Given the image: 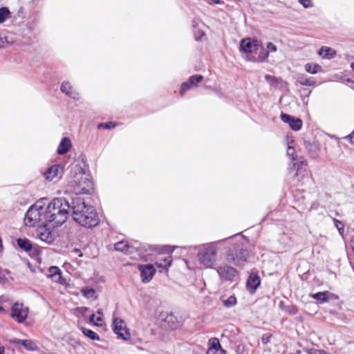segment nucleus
<instances>
[{
	"mask_svg": "<svg viewBox=\"0 0 354 354\" xmlns=\"http://www.w3.org/2000/svg\"><path fill=\"white\" fill-rule=\"evenodd\" d=\"M174 319H176V318L173 315H169L166 318V321L168 322H174Z\"/></svg>",
	"mask_w": 354,
	"mask_h": 354,
	"instance_id": "nucleus-50",
	"label": "nucleus"
},
{
	"mask_svg": "<svg viewBox=\"0 0 354 354\" xmlns=\"http://www.w3.org/2000/svg\"><path fill=\"white\" fill-rule=\"evenodd\" d=\"M198 34H199V36L197 37L196 39H202V37L203 36H205V34L203 32L199 31Z\"/></svg>",
	"mask_w": 354,
	"mask_h": 354,
	"instance_id": "nucleus-53",
	"label": "nucleus"
},
{
	"mask_svg": "<svg viewBox=\"0 0 354 354\" xmlns=\"http://www.w3.org/2000/svg\"><path fill=\"white\" fill-rule=\"evenodd\" d=\"M48 223L54 227L63 224L67 219L71 203L64 198H56L45 207Z\"/></svg>",
	"mask_w": 354,
	"mask_h": 354,
	"instance_id": "nucleus-3",
	"label": "nucleus"
},
{
	"mask_svg": "<svg viewBox=\"0 0 354 354\" xmlns=\"http://www.w3.org/2000/svg\"><path fill=\"white\" fill-rule=\"evenodd\" d=\"M214 242L204 245L198 253V259L201 265L205 268H213L217 259L218 244Z\"/></svg>",
	"mask_w": 354,
	"mask_h": 354,
	"instance_id": "nucleus-5",
	"label": "nucleus"
},
{
	"mask_svg": "<svg viewBox=\"0 0 354 354\" xmlns=\"http://www.w3.org/2000/svg\"><path fill=\"white\" fill-rule=\"evenodd\" d=\"M42 203V201H38L29 208L24 218L26 225L30 227L48 226V217L45 207Z\"/></svg>",
	"mask_w": 354,
	"mask_h": 354,
	"instance_id": "nucleus-4",
	"label": "nucleus"
},
{
	"mask_svg": "<svg viewBox=\"0 0 354 354\" xmlns=\"http://www.w3.org/2000/svg\"><path fill=\"white\" fill-rule=\"evenodd\" d=\"M2 250H3V244H2L1 238L0 237V252L2 251Z\"/></svg>",
	"mask_w": 354,
	"mask_h": 354,
	"instance_id": "nucleus-57",
	"label": "nucleus"
},
{
	"mask_svg": "<svg viewBox=\"0 0 354 354\" xmlns=\"http://www.w3.org/2000/svg\"><path fill=\"white\" fill-rule=\"evenodd\" d=\"M11 42L8 41V39L7 37H0V48H4L6 44H9Z\"/></svg>",
	"mask_w": 354,
	"mask_h": 354,
	"instance_id": "nucleus-45",
	"label": "nucleus"
},
{
	"mask_svg": "<svg viewBox=\"0 0 354 354\" xmlns=\"http://www.w3.org/2000/svg\"><path fill=\"white\" fill-rule=\"evenodd\" d=\"M191 87H192V86H191L190 83L188 81L183 83L182 85H181V87H180V95H183L184 93L190 89Z\"/></svg>",
	"mask_w": 354,
	"mask_h": 354,
	"instance_id": "nucleus-40",
	"label": "nucleus"
},
{
	"mask_svg": "<svg viewBox=\"0 0 354 354\" xmlns=\"http://www.w3.org/2000/svg\"><path fill=\"white\" fill-rule=\"evenodd\" d=\"M298 312L296 306H292L288 308V313L291 315H295Z\"/></svg>",
	"mask_w": 354,
	"mask_h": 354,
	"instance_id": "nucleus-49",
	"label": "nucleus"
},
{
	"mask_svg": "<svg viewBox=\"0 0 354 354\" xmlns=\"http://www.w3.org/2000/svg\"><path fill=\"white\" fill-rule=\"evenodd\" d=\"M208 345L207 354H227L226 351L222 348L218 339L216 337L210 339Z\"/></svg>",
	"mask_w": 354,
	"mask_h": 354,
	"instance_id": "nucleus-13",
	"label": "nucleus"
},
{
	"mask_svg": "<svg viewBox=\"0 0 354 354\" xmlns=\"http://www.w3.org/2000/svg\"><path fill=\"white\" fill-rule=\"evenodd\" d=\"M60 272H61V270H59V268L58 267L51 266L48 268L46 275L48 278H51L52 277H53L54 275H56L57 274H58Z\"/></svg>",
	"mask_w": 354,
	"mask_h": 354,
	"instance_id": "nucleus-36",
	"label": "nucleus"
},
{
	"mask_svg": "<svg viewBox=\"0 0 354 354\" xmlns=\"http://www.w3.org/2000/svg\"><path fill=\"white\" fill-rule=\"evenodd\" d=\"M348 138H349L351 143L354 144V131L350 134Z\"/></svg>",
	"mask_w": 354,
	"mask_h": 354,
	"instance_id": "nucleus-51",
	"label": "nucleus"
},
{
	"mask_svg": "<svg viewBox=\"0 0 354 354\" xmlns=\"http://www.w3.org/2000/svg\"><path fill=\"white\" fill-rule=\"evenodd\" d=\"M73 252H75L76 254H77L80 257L83 256V254L81 252V251L79 249H75L73 250Z\"/></svg>",
	"mask_w": 354,
	"mask_h": 354,
	"instance_id": "nucleus-52",
	"label": "nucleus"
},
{
	"mask_svg": "<svg viewBox=\"0 0 354 354\" xmlns=\"http://www.w3.org/2000/svg\"><path fill=\"white\" fill-rule=\"evenodd\" d=\"M272 337V335L270 334H264L261 337V341L263 344H266L270 342V339Z\"/></svg>",
	"mask_w": 354,
	"mask_h": 354,
	"instance_id": "nucleus-47",
	"label": "nucleus"
},
{
	"mask_svg": "<svg viewBox=\"0 0 354 354\" xmlns=\"http://www.w3.org/2000/svg\"><path fill=\"white\" fill-rule=\"evenodd\" d=\"M287 155L292 160L295 159V149L290 145H288L287 148Z\"/></svg>",
	"mask_w": 354,
	"mask_h": 354,
	"instance_id": "nucleus-44",
	"label": "nucleus"
},
{
	"mask_svg": "<svg viewBox=\"0 0 354 354\" xmlns=\"http://www.w3.org/2000/svg\"><path fill=\"white\" fill-rule=\"evenodd\" d=\"M263 52H261L259 55V56L258 57V59H257V61L258 62H264L267 57H268V51L267 50H265L263 49Z\"/></svg>",
	"mask_w": 354,
	"mask_h": 354,
	"instance_id": "nucleus-43",
	"label": "nucleus"
},
{
	"mask_svg": "<svg viewBox=\"0 0 354 354\" xmlns=\"http://www.w3.org/2000/svg\"><path fill=\"white\" fill-rule=\"evenodd\" d=\"M165 251L167 252H171L173 251V249H171V248L170 246H167Z\"/></svg>",
	"mask_w": 354,
	"mask_h": 354,
	"instance_id": "nucleus-55",
	"label": "nucleus"
},
{
	"mask_svg": "<svg viewBox=\"0 0 354 354\" xmlns=\"http://www.w3.org/2000/svg\"><path fill=\"white\" fill-rule=\"evenodd\" d=\"M296 80L297 82L302 86H311L315 84L314 78L308 77L304 74H298Z\"/></svg>",
	"mask_w": 354,
	"mask_h": 354,
	"instance_id": "nucleus-23",
	"label": "nucleus"
},
{
	"mask_svg": "<svg viewBox=\"0 0 354 354\" xmlns=\"http://www.w3.org/2000/svg\"><path fill=\"white\" fill-rule=\"evenodd\" d=\"M334 223H335V227H337V229L338 230L339 232L342 234L344 231V224L338 221L337 219L336 218H334L333 220Z\"/></svg>",
	"mask_w": 354,
	"mask_h": 354,
	"instance_id": "nucleus-41",
	"label": "nucleus"
},
{
	"mask_svg": "<svg viewBox=\"0 0 354 354\" xmlns=\"http://www.w3.org/2000/svg\"><path fill=\"white\" fill-rule=\"evenodd\" d=\"M18 245L20 248L26 251H30L32 249L30 241L26 239H19L17 240Z\"/></svg>",
	"mask_w": 354,
	"mask_h": 354,
	"instance_id": "nucleus-31",
	"label": "nucleus"
},
{
	"mask_svg": "<svg viewBox=\"0 0 354 354\" xmlns=\"http://www.w3.org/2000/svg\"><path fill=\"white\" fill-rule=\"evenodd\" d=\"M250 60L255 61V59H250Z\"/></svg>",
	"mask_w": 354,
	"mask_h": 354,
	"instance_id": "nucleus-61",
	"label": "nucleus"
},
{
	"mask_svg": "<svg viewBox=\"0 0 354 354\" xmlns=\"http://www.w3.org/2000/svg\"><path fill=\"white\" fill-rule=\"evenodd\" d=\"M265 79L270 85L274 86H277L281 82V79L270 75H266Z\"/></svg>",
	"mask_w": 354,
	"mask_h": 354,
	"instance_id": "nucleus-32",
	"label": "nucleus"
},
{
	"mask_svg": "<svg viewBox=\"0 0 354 354\" xmlns=\"http://www.w3.org/2000/svg\"><path fill=\"white\" fill-rule=\"evenodd\" d=\"M64 173V167L61 165H54L48 168L44 173L45 179L48 181H52L59 179Z\"/></svg>",
	"mask_w": 354,
	"mask_h": 354,
	"instance_id": "nucleus-9",
	"label": "nucleus"
},
{
	"mask_svg": "<svg viewBox=\"0 0 354 354\" xmlns=\"http://www.w3.org/2000/svg\"><path fill=\"white\" fill-rule=\"evenodd\" d=\"M113 330L119 338L124 340L130 339V333L127 328L126 323L120 318L115 317L113 322Z\"/></svg>",
	"mask_w": 354,
	"mask_h": 354,
	"instance_id": "nucleus-8",
	"label": "nucleus"
},
{
	"mask_svg": "<svg viewBox=\"0 0 354 354\" xmlns=\"http://www.w3.org/2000/svg\"><path fill=\"white\" fill-rule=\"evenodd\" d=\"M115 127V124L113 122H106V123H100L98 125L99 129L104 128V129H111L114 128Z\"/></svg>",
	"mask_w": 354,
	"mask_h": 354,
	"instance_id": "nucleus-42",
	"label": "nucleus"
},
{
	"mask_svg": "<svg viewBox=\"0 0 354 354\" xmlns=\"http://www.w3.org/2000/svg\"><path fill=\"white\" fill-rule=\"evenodd\" d=\"M305 70L310 74H316L322 71V66L315 63H307L305 65Z\"/></svg>",
	"mask_w": 354,
	"mask_h": 354,
	"instance_id": "nucleus-27",
	"label": "nucleus"
},
{
	"mask_svg": "<svg viewBox=\"0 0 354 354\" xmlns=\"http://www.w3.org/2000/svg\"><path fill=\"white\" fill-rule=\"evenodd\" d=\"M53 281L58 283L59 284H64L66 283L65 279L62 276V272H59L56 275H54L50 278Z\"/></svg>",
	"mask_w": 354,
	"mask_h": 354,
	"instance_id": "nucleus-37",
	"label": "nucleus"
},
{
	"mask_svg": "<svg viewBox=\"0 0 354 354\" xmlns=\"http://www.w3.org/2000/svg\"><path fill=\"white\" fill-rule=\"evenodd\" d=\"M267 51H270V52H276L277 48V46L272 44V42H269L267 44Z\"/></svg>",
	"mask_w": 354,
	"mask_h": 354,
	"instance_id": "nucleus-48",
	"label": "nucleus"
},
{
	"mask_svg": "<svg viewBox=\"0 0 354 354\" xmlns=\"http://www.w3.org/2000/svg\"><path fill=\"white\" fill-rule=\"evenodd\" d=\"M115 249L118 251L131 253L133 248L130 247L125 241H119L115 244Z\"/></svg>",
	"mask_w": 354,
	"mask_h": 354,
	"instance_id": "nucleus-26",
	"label": "nucleus"
},
{
	"mask_svg": "<svg viewBox=\"0 0 354 354\" xmlns=\"http://www.w3.org/2000/svg\"><path fill=\"white\" fill-rule=\"evenodd\" d=\"M71 147V142L70 139L68 138H64L61 140V142L58 146L57 151L59 154H61V155L65 154L68 152V151L69 150Z\"/></svg>",
	"mask_w": 354,
	"mask_h": 354,
	"instance_id": "nucleus-22",
	"label": "nucleus"
},
{
	"mask_svg": "<svg viewBox=\"0 0 354 354\" xmlns=\"http://www.w3.org/2000/svg\"><path fill=\"white\" fill-rule=\"evenodd\" d=\"M80 330H82L83 334L88 338L92 340H100V336L94 331L82 326L80 327Z\"/></svg>",
	"mask_w": 354,
	"mask_h": 354,
	"instance_id": "nucleus-30",
	"label": "nucleus"
},
{
	"mask_svg": "<svg viewBox=\"0 0 354 354\" xmlns=\"http://www.w3.org/2000/svg\"><path fill=\"white\" fill-rule=\"evenodd\" d=\"M332 294L328 291L319 292L314 294H310V297L317 300L319 302L324 304L328 301L329 296Z\"/></svg>",
	"mask_w": 354,
	"mask_h": 354,
	"instance_id": "nucleus-24",
	"label": "nucleus"
},
{
	"mask_svg": "<svg viewBox=\"0 0 354 354\" xmlns=\"http://www.w3.org/2000/svg\"><path fill=\"white\" fill-rule=\"evenodd\" d=\"M297 172L295 176L298 182H302L305 177L307 176V162L305 160H301L297 162Z\"/></svg>",
	"mask_w": 354,
	"mask_h": 354,
	"instance_id": "nucleus-16",
	"label": "nucleus"
},
{
	"mask_svg": "<svg viewBox=\"0 0 354 354\" xmlns=\"http://www.w3.org/2000/svg\"><path fill=\"white\" fill-rule=\"evenodd\" d=\"M11 344H20L24 348L28 351H36L38 349V346L37 343L31 339H12L10 340Z\"/></svg>",
	"mask_w": 354,
	"mask_h": 354,
	"instance_id": "nucleus-15",
	"label": "nucleus"
},
{
	"mask_svg": "<svg viewBox=\"0 0 354 354\" xmlns=\"http://www.w3.org/2000/svg\"><path fill=\"white\" fill-rule=\"evenodd\" d=\"M90 322L95 326H102L103 324V315L102 311L98 310L97 315L92 314L90 317Z\"/></svg>",
	"mask_w": 354,
	"mask_h": 354,
	"instance_id": "nucleus-25",
	"label": "nucleus"
},
{
	"mask_svg": "<svg viewBox=\"0 0 354 354\" xmlns=\"http://www.w3.org/2000/svg\"><path fill=\"white\" fill-rule=\"evenodd\" d=\"M71 210L73 220L82 226L92 227L99 223V218L94 207L86 204L80 197L73 198Z\"/></svg>",
	"mask_w": 354,
	"mask_h": 354,
	"instance_id": "nucleus-1",
	"label": "nucleus"
},
{
	"mask_svg": "<svg viewBox=\"0 0 354 354\" xmlns=\"http://www.w3.org/2000/svg\"><path fill=\"white\" fill-rule=\"evenodd\" d=\"M28 308L24 306L23 304L16 302L11 308V317L17 322L23 323L28 317Z\"/></svg>",
	"mask_w": 354,
	"mask_h": 354,
	"instance_id": "nucleus-7",
	"label": "nucleus"
},
{
	"mask_svg": "<svg viewBox=\"0 0 354 354\" xmlns=\"http://www.w3.org/2000/svg\"><path fill=\"white\" fill-rule=\"evenodd\" d=\"M196 25H197L196 22L195 21H193V27L196 28Z\"/></svg>",
	"mask_w": 354,
	"mask_h": 354,
	"instance_id": "nucleus-58",
	"label": "nucleus"
},
{
	"mask_svg": "<svg viewBox=\"0 0 354 354\" xmlns=\"http://www.w3.org/2000/svg\"><path fill=\"white\" fill-rule=\"evenodd\" d=\"M9 272L7 270H3L0 268V283H5L8 279L6 278L7 274Z\"/></svg>",
	"mask_w": 354,
	"mask_h": 354,
	"instance_id": "nucleus-39",
	"label": "nucleus"
},
{
	"mask_svg": "<svg viewBox=\"0 0 354 354\" xmlns=\"http://www.w3.org/2000/svg\"><path fill=\"white\" fill-rule=\"evenodd\" d=\"M281 118L283 122L289 124L291 129L295 131H298L301 128L302 121L299 118H293L286 113H282Z\"/></svg>",
	"mask_w": 354,
	"mask_h": 354,
	"instance_id": "nucleus-14",
	"label": "nucleus"
},
{
	"mask_svg": "<svg viewBox=\"0 0 354 354\" xmlns=\"http://www.w3.org/2000/svg\"><path fill=\"white\" fill-rule=\"evenodd\" d=\"M261 283V280L257 273H251L247 281V288L251 292H254Z\"/></svg>",
	"mask_w": 354,
	"mask_h": 354,
	"instance_id": "nucleus-18",
	"label": "nucleus"
},
{
	"mask_svg": "<svg viewBox=\"0 0 354 354\" xmlns=\"http://www.w3.org/2000/svg\"><path fill=\"white\" fill-rule=\"evenodd\" d=\"M171 260L170 259V257L168 258H160L156 262V265L160 268H162L164 270H167L168 268L171 266Z\"/></svg>",
	"mask_w": 354,
	"mask_h": 354,
	"instance_id": "nucleus-28",
	"label": "nucleus"
},
{
	"mask_svg": "<svg viewBox=\"0 0 354 354\" xmlns=\"http://www.w3.org/2000/svg\"><path fill=\"white\" fill-rule=\"evenodd\" d=\"M306 149L312 158L315 159L319 156L320 148L317 143H306Z\"/></svg>",
	"mask_w": 354,
	"mask_h": 354,
	"instance_id": "nucleus-20",
	"label": "nucleus"
},
{
	"mask_svg": "<svg viewBox=\"0 0 354 354\" xmlns=\"http://www.w3.org/2000/svg\"><path fill=\"white\" fill-rule=\"evenodd\" d=\"M299 2L306 8L312 7L311 0H299Z\"/></svg>",
	"mask_w": 354,
	"mask_h": 354,
	"instance_id": "nucleus-46",
	"label": "nucleus"
},
{
	"mask_svg": "<svg viewBox=\"0 0 354 354\" xmlns=\"http://www.w3.org/2000/svg\"><path fill=\"white\" fill-rule=\"evenodd\" d=\"M4 311V309L3 307L0 306V313L1 312H3Z\"/></svg>",
	"mask_w": 354,
	"mask_h": 354,
	"instance_id": "nucleus-59",
	"label": "nucleus"
},
{
	"mask_svg": "<svg viewBox=\"0 0 354 354\" xmlns=\"http://www.w3.org/2000/svg\"><path fill=\"white\" fill-rule=\"evenodd\" d=\"M223 305L225 307L230 308V307L234 306L236 304V299L234 296H230L227 299L223 300Z\"/></svg>",
	"mask_w": 354,
	"mask_h": 354,
	"instance_id": "nucleus-34",
	"label": "nucleus"
},
{
	"mask_svg": "<svg viewBox=\"0 0 354 354\" xmlns=\"http://www.w3.org/2000/svg\"><path fill=\"white\" fill-rule=\"evenodd\" d=\"M83 295L86 298H93L95 296V290L93 288H86L82 290Z\"/></svg>",
	"mask_w": 354,
	"mask_h": 354,
	"instance_id": "nucleus-35",
	"label": "nucleus"
},
{
	"mask_svg": "<svg viewBox=\"0 0 354 354\" xmlns=\"http://www.w3.org/2000/svg\"><path fill=\"white\" fill-rule=\"evenodd\" d=\"M138 269L140 271L142 281L144 283L150 281L156 272V270L151 264L140 265Z\"/></svg>",
	"mask_w": 354,
	"mask_h": 354,
	"instance_id": "nucleus-11",
	"label": "nucleus"
},
{
	"mask_svg": "<svg viewBox=\"0 0 354 354\" xmlns=\"http://www.w3.org/2000/svg\"><path fill=\"white\" fill-rule=\"evenodd\" d=\"M260 44L256 39L246 38L241 40L240 50L245 53H251L259 49Z\"/></svg>",
	"mask_w": 354,
	"mask_h": 354,
	"instance_id": "nucleus-10",
	"label": "nucleus"
},
{
	"mask_svg": "<svg viewBox=\"0 0 354 354\" xmlns=\"http://www.w3.org/2000/svg\"><path fill=\"white\" fill-rule=\"evenodd\" d=\"M203 79V75H194L191 76L188 82L190 83L192 86H196L198 83L201 82Z\"/></svg>",
	"mask_w": 354,
	"mask_h": 354,
	"instance_id": "nucleus-33",
	"label": "nucleus"
},
{
	"mask_svg": "<svg viewBox=\"0 0 354 354\" xmlns=\"http://www.w3.org/2000/svg\"><path fill=\"white\" fill-rule=\"evenodd\" d=\"M48 225H49V227H48V228L51 227V226H52V227H53V226L52 225V223H48Z\"/></svg>",
	"mask_w": 354,
	"mask_h": 354,
	"instance_id": "nucleus-60",
	"label": "nucleus"
},
{
	"mask_svg": "<svg viewBox=\"0 0 354 354\" xmlns=\"http://www.w3.org/2000/svg\"><path fill=\"white\" fill-rule=\"evenodd\" d=\"M12 14L7 7L0 8V24L4 23L6 20L11 18Z\"/></svg>",
	"mask_w": 354,
	"mask_h": 354,
	"instance_id": "nucleus-29",
	"label": "nucleus"
},
{
	"mask_svg": "<svg viewBox=\"0 0 354 354\" xmlns=\"http://www.w3.org/2000/svg\"><path fill=\"white\" fill-rule=\"evenodd\" d=\"M209 3L220 4L221 1L220 0H210Z\"/></svg>",
	"mask_w": 354,
	"mask_h": 354,
	"instance_id": "nucleus-54",
	"label": "nucleus"
},
{
	"mask_svg": "<svg viewBox=\"0 0 354 354\" xmlns=\"http://www.w3.org/2000/svg\"><path fill=\"white\" fill-rule=\"evenodd\" d=\"M4 347L0 345V354H4Z\"/></svg>",
	"mask_w": 354,
	"mask_h": 354,
	"instance_id": "nucleus-56",
	"label": "nucleus"
},
{
	"mask_svg": "<svg viewBox=\"0 0 354 354\" xmlns=\"http://www.w3.org/2000/svg\"><path fill=\"white\" fill-rule=\"evenodd\" d=\"M38 227L37 236L39 238L44 242L51 243L53 241V236L50 228H48L47 226Z\"/></svg>",
	"mask_w": 354,
	"mask_h": 354,
	"instance_id": "nucleus-17",
	"label": "nucleus"
},
{
	"mask_svg": "<svg viewBox=\"0 0 354 354\" xmlns=\"http://www.w3.org/2000/svg\"><path fill=\"white\" fill-rule=\"evenodd\" d=\"M248 256L247 250L238 245L227 252V261L234 266H240L247 261Z\"/></svg>",
	"mask_w": 354,
	"mask_h": 354,
	"instance_id": "nucleus-6",
	"label": "nucleus"
},
{
	"mask_svg": "<svg viewBox=\"0 0 354 354\" xmlns=\"http://www.w3.org/2000/svg\"><path fill=\"white\" fill-rule=\"evenodd\" d=\"M318 54L324 59H330L336 55V51L328 46H322L318 51Z\"/></svg>",
	"mask_w": 354,
	"mask_h": 354,
	"instance_id": "nucleus-21",
	"label": "nucleus"
},
{
	"mask_svg": "<svg viewBox=\"0 0 354 354\" xmlns=\"http://www.w3.org/2000/svg\"><path fill=\"white\" fill-rule=\"evenodd\" d=\"M217 272L221 278L225 280H232L236 275V270L227 265L219 266Z\"/></svg>",
	"mask_w": 354,
	"mask_h": 354,
	"instance_id": "nucleus-12",
	"label": "nucleus"
},
{
	"mask_svg": "<svg viewBox=\"0 0 354 354\" xmlns=\"http://www.w3.org/2000/svg\"><path fill=\"white\" fill-rule=\"evenodd\" d=\"M61 91L68 97L78 100L80 98L78 93H77L72 87L68 82H64L61 86Z\"/></svg>",
	"mask_w": 354,
	"mask_h": 354,
	"instance_id": "nucleus-19",
	"label": "nucleus"
},
{
	"mask_svg": "<svg viewBox=\"0 0 354 354\" xmlns=\"http://www.w3.org/2000/svg\"><path fill=\"white\" fill-rule=\"evenodd\" d=\"M307 354H329L322 349H317L315 348H308L306 350Z\"/></svg>",
	"mask_w": 354,
	"mask_h": 354,
	"instance_id": "nucleus-38",
	"label": "nucleus"
},
{
	"mask_svg": "<svg viewBox=\"0 0 354 354\" xmlns=\"http://www.w3.org/2000/svg\"><path fill=\"white\" fill-rule=\"evenodd\" d=\"M93 188V183L89 174L86 172L81 166L73 165L68 180V189L69 192L76 194L90 193Z\"/></svg>",
	"mask_w": 354,
	"mask_h": 354,
	"instance_id": "nucleus-2",
	"label": "nucleus"
}]
</instances>
